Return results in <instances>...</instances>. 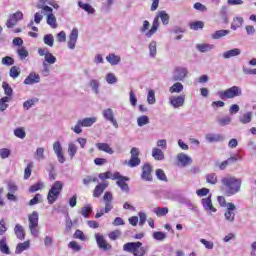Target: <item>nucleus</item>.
I'll return each instance as SVG.
<instances>
[{
	"mask_svg": "<svg viewBox=\"0 0 256 256\" xmlns=\"http://www.w3.org/2000/svg\"><path fill=\"white\" fill-rule=\"evenodd\" d=\"M63 191V182L56 181L51 186L50 190L48 191L47 195V201L49 205H53L57 199H59V196L61 195V192Z\"/></svg>",
	"mask_w": 256,
	"mask_h": 256,
	"instance_id": "nucleus-5",
	"label": "nucleus"
},
{
	"mask_svg": "<svg viewBox=\"0 0 256 256\" xmlns=\"http://www.w3.org/2000/svg\"><path fill=\"white\" fill-rule=\"evenodd\" d=\"M44 61H46V63H49V65H55V63H57V57H55L53 53L50 52L44 57Z\"/></svg>",
	"mask_w": 256,
	"mask_h": 256,
	"instance_id": "nucleus-60",
	"label": "nucleus"
},
{
	"mask_svg": "<svg viewBox=\"0 0 256 256\" xmlns=\"http://www.w3.org/2000/svg\"><path fill=\"white\" fill-rule=\"evenodd\" d=\"M139 148L133 147L130 151L131 157L128 161V167H139L141 165V159L139 158Z\"/></svg>",
	"mask_w": 256,
	"mask_h": 256,
	"instance_id": "nucleus-8",
	"label": "nucleus"
},
{
	"mask_svg": "<svg viewBox=\"0 0 256 256\" xmlns=\"http://www.w3.org/2000/svg\"><path fill=\"white\" fill-rule=\"evenodd\" d=\"M107 187H109V183L107 182L98 184L93 191V197H96V198L101 197V195H103V191H105Z\"/></svg>",
	"mask_w": 256,
	"mask_h": 256,
	"instance_id": "nucleus-22",
	"label": "nucleus"
},
{
	"mask_svg": "<svg viewBox=\"0 0 256 256\" xmlns=\"http://www.w3.org/2000/svg\"><path fill=\"white\" fill-rule=\"evenodd\" d=\"M157 100L155 99V90H149L147 94V103L149 105H155Z\"/></svg>",
	"mask_w": 256,
	"mask_h": 256,
	"instance_id": "nucleus-53",
	"label": "nucleus"
},
{
	"mask_svg": "<svg viewBox=\"0 0 256 256\" xmlns=\"http://www.w3.org/2000/svg\"><path fill=\"white\" fill-rule=\"evenodd\" d=\"M222 185L225 187L227 197H233L241 192V185L243 181L235 176L224 177L221 180Z\"/></svg>",
	"mask_w": 256,
	"mask_h": 256,
	"instance_id": "nucleus-1",
	"label": "nucleus"
},
{
	"mask_svg": "<svg viewBox=\"0 0 256 256\" xmlns=\"http://www.w3.org/2000/svg\"><path fill=\"white\" fill-rule=\"evenodd\" d=\"M0 251L4 255H11V250L9 249V245H7V238L0 240Z\"/></svg>",
	"mask_w": 256,
	"mask_h": 256,
	"instance_id": "nucleus-34",
	"label": "nucleus"
},
{
	"mask_svg": "<svg viewBox=\"0 0 256 256\" xmlns=\"http://www.w3.org/2000/svg\"><path fill=\"white\" fill-rule=\"evenodd\" d=\"M10 77H12V79H17V77H19V75H21V70L18 66H12L10 68V72H9Z\"/></svg>",
	"mask_w": 256,
	"mask_h": 256,
	"instance_id": "nucleus-49",
	"label": "nucleus"
},
{
	"mask_svg": "<svg viewBox=\"0 0 256 256\" xmlns=\"http://www.w3.org/2000/svg\"><path fill=\"white\" fill-rule=\"evenodd\" d=\"M123 251L132 253L134 256H145L149 251V246H143L142 242H128L123 245Z\"/></svg>",
	"mask_w": 256,
	"mask_h": 256,
	"instance_id": "nucleus-2",
	"label": "nucleus"
},
{
	"mask_svg": "<svg viewBox=\"0 0 256 256\" xmlns=\"http://www.w3.org/2000/svg\"><path fill=\"white\" fill-rule=\"evenodd\" d=\"M239 55H241V49L233 48L231 50L223 52L222 57L223 59H231V57H239Z\"/></svg>",
	"mask_w": 256,
	"mask_h": 256,
	"instance_id": "nucleus-26",
	"label": "nucleus"
},
{
	"mask_svg": "<svg viewBox=\"0 0 256 256\" xmlns=\"http://www.w3.org/2000/svg\"><path fill=\"white\" fill-rule=\"evenodd\" d=\"M150 27L151 23L148 20H144L143 25L140 27L139 31L140 33H145V35H147V32L149 31Z\"/></svg>",
	"mask_w": 256,
	"mask_h": 256,
	"instance_id": "nucleus-63",
	"label": "nucleus"
},
{
	"mask_svg": "<svg viewBox=\"0 0 256 256\" xmlns=\"http://www.w3.org/2000/svg\"><path fill=\"white\" fill-rule=\"evenodd\" d=\"M89 85H90L93 93H95L96 95H99V86H100L99 80L92 79V80H90Z\"/></svg>",
	"mask_w": 256,
	"mask_h": 256,
	"instance_id": "nucleus-45",
	"label": "nucleus"
},
{
	"mask_svg": "<svg viewBox=\"0 0 256 256\" xmlns=\"http://www.w3.org/2000/svg\"><path fill=\"white\" fill-rule=\"evenodd\" d=\"M243 23H244L243 17L241 16L234 17L231 24L232 31H237V29H239V27H241Z\"/></svg>",
	"mask_w": 256,
	"mask_h": 256,
	"instance_id": "nucleus-33",
	"label": "nucleus"
},
{
	"mask_svg": "<svg viewBox=\"0 0 256 256\" xmlns=\"http://www.w3.org/2000/svg\"><path fill=\"white\" fill-rule=\"evenodd\" d=\"M91 213H93V208L91 206H85L81 209V215L85 219H89Z\"/></svg>",
	"mask_w": 256,
	"mask_h": 256,
	"instance_id": "nucleus-55",
	"label": "nucleus"
},
{
	"mask_svg": "<svg viewBox=\"0 0 256 256\" xmlns=\"http://www.w3.org/2000/svg\"><path fill=\"white\" fill-rule=\"evenodd\" d=\"M21 20H23V12L17 11L16 13L10 14L6 21V27L8 29H13V27L17 25V22Z\"/></svg>",
	"mask_w": 256,
	"mask_h": 256,
	"instance_id": "nucleus-10",
	"label": "nucleus"
},
{
	"mask_svg": "<svg viewBox=\"0 0 256 256\" xmlns=\"http://www.w3.org/2000/svg\"><path fill=\"white\" fill-rule=\"evenodd\" d=\"M2 65H6V67H11V65H15V59L11 56H5L2 58Z\"/></svg>",
	"mask_w": 256,
	"mask_h": 256,
	"instance_id": "nucleus-56",
	"label": "nucleus"
},
{
	"mask_svg": "<svg viewBox=\"0 0 256 256\" xmlns=\"http://www.w3.org/2000/svg\"><path fill=\"white\" fill-rule=\"evenodd\" d=\"M78 7L80 9H83V11H86L89 15H95V8L91 6L89 3H83L82 1H78Z\"/></svg>",
	"mask_w": 256,
	"mask_h": 256,
	"instance_id": "nucleus-28",
	"label": "nucleus"
},
{
	"mask_svg": "<svg viewBox=\"0 0 256 256\" xmlns=\"http://www.w3.org/2000/svg\"><path fill=\"white\" fill-rule=\"evenodd\" d=\"M17 54L19 58L23 61V59H27L29 57V51L25 49V47H21L17 50Z\"/></svg>",
	"mask_w": 256,
	"mask_h": 256,
	"instance_id": "nucleus-59",
	"label": "nucleus"
},
{
	"mask_svg": "<svg viewBox=\"0 0 256 256\" xmlns=\"http://www.w3.org/2000/svg\"><path fill=\"white\" fill-rule=\"evenodd\" d=\"M36 103H39V99L38 98H31L29 100H26L23 103V107L26 111H29L31 109V107H33V105H35Z\"/></svg>",
	"mask_w": 256,
	"mask_h": 256,
	"instance_id": "nucleus-40",
	"label": "nucleus"
},
{
	"mask_svg": "<svg viewBox=\"0 0 256 256\" xmlns=\"http://www.w3.org/2000/svg\"><path fill=\"white\" fill-rule=\"evenodd\" d=\"M188 74H189V70H187V68L177 66L174 69L173 76H172V81H175V82L185 81Z\"/></svg>",
	"mask_w": 256,
	"mask_h": 256,
	"instance_id": "nucleus-7",
	"label": "nucleus"
},
{
	"mask_svg": "<svg viewBox=\"0 0 256 256\" xmlns=\"http://www.w3.org/2000/svg\"><path fill=\"white\" fill-rule=\"evenodd\" d=\"M153 239H155V241H165V239H167V234L165 232H161V231H156L152 234Z\"/></svg>",
	"mask_w": 256,
	"mask_h": 256,
	"instance_id": "nucleus-43",
	"label": "nucleus"
},
{
	"mask_svg": "<svg viewBox=\"0 0 256 256\" xmlns=\"http://www.w3.org/2000/svg\"><path fill=\"white\" fill-rule=\"evenodd\" d=\"M201 203L205 211H207V213H209L210 215L212 213H217V209L213 207V202L211 201V195L208 198H203L201 200Z\"/></svg>",
	"mask_w": 256,
	"mask_h": 256,
	"instance_id": "nucleus-19",
	"label": "nucleus"
},
{
	"mask_svg": "<svg viewBox=\"0 0 256 256\" xmlns=\"http://www.w3.org/2000/svg\"><path fill=\"white\" fill-rule=\"evenodd\" d=\"M42 195L41 194H36L33 199H31L28 203V205L30 207H33V205H37L39 203V200L42 199Z\"/></svg>",
	"mask_w": 256,
	"mask_h": 256,
	"instance_id": "nucleus-64",
	"label": "nucleus"
},
{
	"mask_svg": "<svg viewBox=\"0 0 256 256\" xmlns=\"http://www.w3.org/2000/svg\"><path fill=\"white\" fill-rule=\"evenodd\" d=\"M0 157L1 159H9V157H11V149L9 148L0 149Z\"/></svg>",
	"mask_w": 256,
	"mask_h": 256,
	"instance_id": "nucleus-62",
	"label": "nucleus"
},
{
	"mask_svg": "<svg viewBox=\"0 0 256 256\" xmlns=\"http://www.w3.org/2000/svg\"><path fill=\"white\" fill-rule=\"evenodd\" d=\"M9 101H11V98L8 96L2 97L0 99V111H5L7 107H9V104H7Z\"/></svg>",
	"mask_w": 256,
	"mask_h": 256,
	"instance_id": "nucleus-52",
	"label": "nucleus"
},
{
	"mask_svg": "<svg viewBox=\"0 0 256 256\" xmlns=\"http://www.w3.org/2000/svg\"><path fill=\"white\" fill-rule=\"evenodd\" d=\"M159 19H161L163 25H169V14L165 11H160L157 16H155L151 29L146 32L147 39H151L159 31Z\"/></svg>",
	"mask_w": 256,
	"mask_h": 256,
	"instance_id": "nucleus-3",
	"label": "nucleus"
},
{
	"mask_svg": "<svg viewBox=\"0 0 256 256\" xmlns=\"http://www.w3.org/2000/svg\"><path fill=\"white\" fill-rule=\"evenodd\" d=\"M235 211H237V206H235V204L232 202H228L226 211L224 213V217L228 223H235Z\"/></svg>",
	"mask_w": 256,
	"mask_h": 256,
	"instance_id": "nucleus-9",
	"label": "nucleus"
},
{
	"mask_svg": "<svg viewBox=\"0 0 256 256\" xmlns=\"http://www.w3.org/2000/svg\"><path fill=\"white\" fill-rule=\"evenodd\" d=\"M79 39V30L77 28H73L68 41V47L73 50L75 49V45H77V40Z\"/></svg>",
	"mask_w": 256,
	"mask_h": 256,
	"instance_id": "nucleus-18",
	"label": "nucleus"
},
{
	"mask_svg": "<svg viewBox=\"0 0 256 256\" xmlns=\"http://www.w3.org/2000/svg\"><path fill=\"white\" fill-rule=\"evenodd\" d=\"M148 49L150 57H152V59H155V57H157V41H151L149 43Z\"/></svg>",
	"mask_w": 256,
	"mask_h": 256,
	"instance_id": "nucleus-35",
	"label": "nucleus"
},
{
	"mask_svg": "<svg viewBox=\"0 0 256 256\" xmlns=\"http://www.w3.org/2000/svg\"><path fill=\"white\" fill-rule=\"evenodd\" d=\"M177 161L182 167H187V165H191V163H193V159L185 153H179L177 155Z\"/></svg>",
	"mask_w": 256,
	"mask_h": 256,
	"instance_id": "nucleus-20",
	"label": "nucleus"
},
{
	"mask_svg": "<svg viewBox=\"0 0 256 256\" xmlns=\"http://www.w3.org/2000/svg\"><path fill=\"white\" fill-rule=\"evenodd\" d=\"M2 87H3V89H4L5 95H7L6 97H11V96L13 95V88H11V86L9 85V83L3 82V83H2Z\"/></svg>",
	"mask_w": 256,
	"mask_h": 256,
	"instance_id": "nucleus-57",
	"label": "nucleus"
},
{
	"mask_svg": "<svg viewBox=\"0 0 256 256\" xmlns=\"http://www.w3.org/2000/svg\"><path fill=\"white\" fill-rule=\"evenodd\" d=\"M169 103L174 109H179L185 105V95L170 96Z\"/></svg>",
	"mask_w": 256,
	"mask_h": 256,
	"instance_id": "nucleus-13",
	"label": "nucleus"
},
{
	"mask_svg": "<svg viewBox=\"0 0 256 256\" xmlns=\"http://www.w3.org/2000/svg\"><path fill=\"white\" fill-rule=\"evenodd\" d=\"M14 233L17 239H20V241H23V239H25V229H23V226H21V224L15 225Z\"/></svg>",
	"mask_w": 256,
	"mask_h": 256,
	"instance_id": "nucleus-29",
	"label": "nucleus"
},
{
	"mask_svg": "<svg viewBox=\"0 0 256 256\" xmlns=\"http://www.w3.org/2000/svg\"><path fill=\"white\" fill-rule=\"evenodd\" d=\"M196 49L200 53H209V51H213V49H215V45L209 43L197 44Z\"/></svg>",
	"mask_w": 256,
	"mask_h": 256,
	"instance_id": "nucleus-25",
	"label": "nucleus"
},
{
	"mask_svg": "<svg viewBox=\"0 0 256 256\" xmlns=\"http://www.w3.org/2000/svg\"><path fill=\"white\" fill-rule=\"evenodd\" d=\"M228 8L227 6H222L219 12L220 17L222 18L223 23H229V16H227Z\"/></svg>",
	"mask_w": 256,
	"mask_h": 256,
	"instance_id": "nucleus-39",
	"label": "nucleus"
},
{
	"mask_svg": "<svg viewBox=\"0 0 256 256\" xmlns=\"http://www.w3.org/2000/svg\"><path fill=\"white\" fill-rule=\"evenodd\" d=\"M154 213L157 215V217H165V215L169 213V208L157 207V208H154Z\"/></svg>",
	"mask_w": 256,
	"mask_h": 256,
	"instance_id": "nucleus-42",
	"label": "nucleus"
},
{
	"mask_svg": "<svg viewBox=\"0 0 256 256\" xmlns=\"http://www.w3.org/2000/svg\"><path fill=\"white\" fill-rule=\"evenodd\" d=\"M251 121H253V112L251 111L243 113L239 116V123L242 125H248V123H251Z\"/></svg>",
	"mask_w": 256,
	"mask_h": 256,
	"instance_id": "nucleus-24",
	"label": "nucleus"
},
{
	"mask_svg": "<svg viewBox=\"0 0 256 256\" xmlns=\"http://www.w3.org/2000/svg\"><path fill=\"white\" fill-rule=\"evenodd\" d=\"M102 116L104 117L105 121H109V123H111L115 129H119V123H117V119H115V113L113 112V109H104L102 111Z\"/></svg>",
	"mask_w": 256,
	"mask_h": 256,
	"instance_id": "nucleus-11",
	"label": "nucleus"
},
{
	"mask_svg": "<svg viewBox=\"0 0 256 256\" xmlns=\"http://www.w3.org/2000/svg\"><path fill=\"white\" fill-rule=\"evenodd\" d=\"M95 123H97V117L79 119L76 125L71 127V131L76 133V135H81V133H83V129L81 127H93Z\"/></svg>",
	"mask_w": 256,
	"mask_h": 256,
	"instance_id": "nucleus-6",
	"label": "nucleus"
},
{
	"mask_svg": "<svg viewBox=\"0 0 256 256\" xmlns=\"http://www.w3.org/2000/svg\"><path fill=\"white\" fill-rule=\"evenodd\" d=\"M106 82L108 83V85H115V83H117V77L114 73H108L106 75Z\"/></svg>",
	"mask_w": 256,
	"mask_h": 256,
	"instance_id": "nucleus-61",
	"label": "nucleus"
},
{
	"mask_svg": "<svg viewBox=\"0 0 256 256\" xmlns=\"http://www.w3.org/2000/svg\"><path fill=\"white\" fill-rule=\"evenodd\" d=\"M153 172V166H151V164L146 163L143 165L142 167V174H141V179L143 181H153V176L151 175V173Z\"/></svg>",
	"mask_w": 256,
	"mask_h": 256,
	"instance_id": "nucleus-14",
	"label": "nucleus"
},
{
	"mask_svg": "<svg viewBox=\"0 0 256 256\" xmlns=\"http://www.w3.org/2000/svg\"><path fill=\"white\" fill-rule=\"evenodd\" d=\"M206 181L210 185H217V174L211 173V174L206 175Z\"/></svg>",
	"mask_w": 256,
	"mask_h": 256,
	"instance_id": "nucleus-58",
	"label": "nucleus"
},
{
	"mask_svg": "<svg viewBox=\"0 0 256 256\" xmlns=\"http://www.w3.org/2000/svg\"><path fill=\"white\" fill-rule=\"evenodd\" d=\"M152 157L155 161H163V159H165V153L159 148H153Z\"/></svg>",
	"mask_w": 256,
	"mask_h": 256,
	"instance_id": "nucleus-30",
	"label": "nucleus"
},
{
	"mask_svg": "<svg viewBox=\"0 0 256 256\" xmlns=\"http://www.w3.org/2000/svg\"><path fill=\"white\" fill-rule=\"evenodd\" d=\"M77 145H75L74 143H69L68 144V154L70 159H73V157H75V155H77Z\"/></svg>",
	"mask_w": 256,
	"mask_h": 256,
	"instance_id": "nucleus-46",
	"label": "nucleus"
},
{
	"mask_svg": "<svg viewBox=\"0 0 256 256\" xmlns=\"http://www.w3.org/2000/svg\"><path fill=\"white\" fill-rule=\"evenodd\" d=\"M138 127H144V125H149V116L142 115L137 118Z\"/></svg>",
	"mask_w": 256,
	"mask_h": 256,
	"instance_id": "nucleus-47",
	"label": "nucleus"
},
{
	"mask_svg": "<svg viewBox=\"0 0 256 256\" xmlns=\"http://www.w3.org/2000/svg\"><path fill=\"white\" fill-rule=\"evenodd\" d=\"M203 27H205V23H203V21H195L190 23V29H192V31H199V29H203Z\"/></svg>",
	"mask_w": 256,
	"mask_h": 256,
	"instance_id": "nucleus-51",
	"label": "nucleus"
},
{
	"mask_svg": "<svg viewBox=\"0 0 256 256\" xmlns=\"http://www.w3.org/2000/svg\"><path fill=\"white\" fill-rule=\"evenodd\" d=\"M47 25H50L52 29H57V18L55 17V14L49 13L47 15Z\"/></svg>",
	"mask_w": 256,
	"mask_h": 256,
	"instance_id": "nucleus-37",
	"label": "nucleus"
},
{
	"mask_svg": "<svg viewBox=\"0 0 256 256\" xmlns=\"http://www.w3.org/2000/svg\"><path fill=\"white\" fill-rule=\"evenodd\" d=\"M14 135L18 139H25L27 137V133L25 132V128L23 127H18L14 130Z\"/></svg>",
	"mask_w": 256,
	"mask_h": 256,
	"instance_id": "nucleus-44",
	"label": "nucleus"
},
{
	"mask_svg": "<svg viewBox=\"0 0 256 256\" xmlns=\"http://www.w3.org/2000/svg\"><path fill=\"white\" fill-rule=\"evenodd\" d=\"M106 61L112 66L119 65L121 63V56L115 55V53H111L106 56Z\"/></svg>",
	"mask_w": 256,
	"mask_h": 256,
	"instance_id": "nucleus-27",
	"label": "nucleus"
},
{
	"mask_svg": "<svg viewBox=\"0 0 256 256\" xmlns=\"http://www.w3.org/2000/svg\"><path fill=\"white\" fill-rule=\"evenodd\" d=\"M166 197L167 199H170V201H176V203H179L180 205H183L185 201V197L183 195L175 192H168Z\"/></svg>",
	"mask_w": 256,
	"mask_h": 256,
	"instance_id": "nucleus-21",
	"label": "nucleus"
},
{
	"mask_svg": "<svg viewBox=\"0 0 256 256\" xmlns=\"http://www.w3.org/2000/svg\"><path fill=\"white\" fill-rule=\"evenodd\" d=\"M96 147L99 149V151H104V153H108L109 155H113L115 153L113 148H110L109 144L107 143H97Z\"/></svg>",
	"mask_w": 256,
	"mask_h": 256,
	"instance_id": "nucleus-32",
	"label": "nucleus"
},
{
	"mask_svg": "<svg viewBox=\"0 0 256 256\" xmlns=\"http://www.w3.org/2000/svg\"><path fill=\"white\" fill-rule=\"evenodd\" d=\"M34 158L36 161H43V159H45V149L43 147L37 148L34 154Z\"/></svg>",
	"mask_w": 256,
	"mask_h": 256,
	"instance_id": "nucleus-41",
	"label": "nucleus"
},
{
	"mask_svg": "<svg viewBox=\"0 0 256 256\" xmlns=\"http://www.w3.org/2000/svg\"><path fill=\"white\" fill-rule=\"evenodd\" d=\"M222 101L226 99H235V97H241L243 95V90L239 86H232L226 90H220L216 93Z\"/></svg>",
	"mask_w": 256,
	"mask_h": 256,
	"instance_id": "nucleus-4",
	"label": "nucleus"
},
{
	"mask_svg": "<svg viewBox=\"0 0 256 256\" xmlns=\"http://www.w3.org/2000/svg\"><path fill=\"white\" fill-rule=\"evenodd\" d=\"M29 227H39V213L33 211L32 214L28 216Z\"/></svg>",
	"mask_w": 256,
	"mask_h": 256,
	"instance_id": "nucleus-23",
	"label": "nucleus"
},
{
	"mask_svg": "<svg viewBox=\"0 0 256 256\" xmlns=\"http://www.w3.org/2000/svg\"><path fill=\"white\" fill-rule=\"evenodd\" d=\"M95 239L99 249H101L102 251H111V249H113L111 244L107 243V240H105L103 234L96 233Z\"/></svg>",
	"mask_w": 256,
	"mask_h": 256,
	"instance_id": "nucleus-12",
	"label": "nucleus"
},
{
	"mask_svg": "<svg viewBox=\"0 0 256 256\" xmlns=\"http://www.w3.org/2000/svg\"><path fill=\"white\" fill-rule=\"evenodd\" d=\"M43 41L45 45H48V47H53L55 38L53 37V34H46L43 38Z\"/></svg>",
	"mask_w": 256,
	"mask_h": 256,
	"instance_id": "nucleus-48",
	"label": "nucleus"
},
{
	"mask_svg": "<svg viewBox=\"0 0 256 256\" xmlns=\"http://www.w3.org/2000/svg\"><path fill=\"white\" fill-rule=\"evenodd\" d=\"M205 139L208 143H222V141H225V136L219 133H208Z\"/></svg>",
	"mask_w": 256,
	"mask_h": 256,
	"instance_id": "nucleus-16",
	"label": "nucleus"
},
{
	"mask_svg": "<svg viewBox=\"0 0 256 256\" xmlns=\"http://www.w3.org/2000/svg\"><path fill=\"white\" fill-rule=\"evenodd\" d=\"M184 89V86L181 84V82L174 83L170 88V93H181Z\"/></svg>",
	"mask_w": 256,
	"mask_h": 256,
	"instance_id": "nucleus-38",
	"label": "nucleus"
},
{
	"mask_svg": "<svg viewBox=\"0 0 256 256\" xmlns=\"http://www.w3.org/2000/svg\"><path fill=\"white\" fill-rule=\"evenodd\" d=\"M231 121H233L231 116H225V117H222V118L218 119V123L221 127L231 125Z\"/></svg>",
	"mask_w": 256,
	"mask_h": 256,
	"instance_id": "nucleus-54",
	"label": "nucleus"
},
{
	"mask_svg": "<svg viewBox=\"0 0 256 256\" xmlns=\"http://www.w3.org/2000/svg\"><path fill=\"white\" fill-rule=\"evenodd\" d=\"M53 151L58 159L59 163H65V155H63V146H61V142L56 141L53 143Z\"/></svg>",
	"mask_w": 256,
	"mask_h": 256,
	"instance_id": "nucleus-15",
	"label": "nucleus"
},
{
	"mask_svg": "<svg viewBox=\"0 0 256 256\" xmlns=\"http://www.w3.org/2000/svg\"><path fill=\"white\" fill-rule=\"evenodd\" d=\"M230 33L231 31L229 30H218L211 35V38L215 40L222 39V37H227V35H229Z\"/></svg>",
	"mask_w": 256,
	"mask_h": 256,
	"instance_id": "nucleus-36",
	"label": "nucleus"
},
{
	"mask_svg": "<svg viewBox=\"0 0 256 256\" xmlns=\"http://www.w3.org/2000/svg\"><path fill=\"white\" fill-rule=\"evenodd\" d=\"M156 177L157 179H159V181H164V183H167L169 181L167 179V174H165V171H163V169L156 170Z\"/></svg>",
	"mask_w": 256,
	"mask_h": 256,
	"instance_id": "nucleus-50",
	"label": "nucleus"
},
{
	"mask_svg": "<svg viewBox=\"0 0 256 256\" xmlns=\"http://www.w3.org/2000/svg\"><path fill=\"white\" fill-rule=\"evenodd\" d=\"M41 83V76L35 72H30L24 80V85H35Z\"/></svg>",
	"mask_w": 256,
	"mask_h": 256,
	"instance_id": "nucleus-17",
	"label": "nucleus"
},
{
	"mask_svg": "<svg viewBox=\"0 0 256 256\" xmlns=\"http://www.w3.org/2000/svg\"><path fill=\"white\" fill-rule=\"evenodd\" d=\"M29 247H31V243L29 242V240L23 243H19L16 246V250H15L16 255H21V253H23V251H27Z\"/></svg>",
	"mask_w": 256,
	"mask_h": 256,
	"instance_id": "nucleus-31",
	"label": "nucleus"
}]
</instances>
